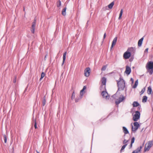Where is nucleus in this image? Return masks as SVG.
Wrapping results in <instances>:
<instances>
[{
  "mask_svg": "<svg viewBox=\"0 0 153 153\" xmlns=\"http://www.w3.org/2000/svg\"><path fill=\"white\" fill-rule=\"evenodd\" d=\"M75 101H76V102H77V101L76 100H75Z\"/></svg>",
  "mask_w": 153,
  "mask_h": 153,
  "instance_id": "obj_50",
  "label": "nucleus"
},
{
  "mask_svg": "<svg viewBox=\"0 0 153 153\" xmlns=\"http://www.w3.org/2000/svg\"><path fill=\"white\" fill-rule=\"evenodd\" d=\"M106 66L104 65L101 68L102 71H104L105 70L106 68Z\"/></svg>",
  "mask_w": 153,
  "mask_h": 153,
  "instance_id": "obj_33",
  "label": "nucleus"
},
{
  "mask_svg": "<svg viewBox=\"0 0 153 153\" xmlns=\"http://www.w3.org/2000/svg\"><path fill=\"white\" fill-rule=\"evenodd\" d=\"M128 140H125V139L124 140H123V143L124 144H126V143L128 142Z\"/></svg>",
  "mask_w": 153,
  "mask_h": 153,
  "instance_id": "obj_39",
  "label": "nucleus"
},
{
  "mask_svg": "<svg viewBox=\"0 0 153 153\" xmlns=\"http://www.w3.org/2000/svg\"><path fill=\"white\" fill-rule=\"evenodd\" d=\"M131 131L134 133H135L140 126V125L138 122H135L133 123V125L131 124Z\"/></svg>",
  "mask_w": 153,
  "mask_h": 153,
  "instance_id": "obj_5",
  "label": "nucleus"
},
{
  "mask_svg": "<svg viewBox=\"0 0 153 153\" xmlns=\"http://www.w3.org/2000/svg\"><path fill=\"white\" fill-rule=\"evenodd\" d=\"M100 90L102 92V91H105L106 90L105 88V85H102L100 87Z\"/></svg>",
  "mask_w": 153,
  "mask_h": 153,
  "instance_id": "obj_16",
  "label": "nucleus"
},
{
  "mask_svg": "<svg viewBox=\"0 0 153 153\" xmlns=\"http://www.w3.org/2000/svg\"><path fill=\"white\" fill-rule=\"evenodd\" d=\"M153 146V140L150 141L146 143L145 145L144 151H148Z\"/></svg>",
  "mask_w": 153,
  "mask_h": 153,
  "instance_id": "obj_4",
  "label": "nucleus"
},
{
  "mask_svg": "<svg viewBox=\"0 0 153 153\" xmlns=\"http://www.w3.org/2000/svg\"><path fill=\"white\" fill-rule=\"evenodd\" d=\"M140 112L138 111H136L134 114H133V120L134 121H137L140 119Z\"/></svg>",
  "mask_w": 153,
  "mask_h": 153,
  "instance_id": "obj_6",
  "label": "nucleus"
},
{
  "mask_svg": "<svg viewBox=\"0 0 153 153\" xmlns=\"http://www.w3.org/2000/svg\"><path fill=\"white\" fill-rule=\"evenodd\" d=\"M131 56L130 53L127 51L125 52L123 55V57L124 59H127L130 58Z\"/></svg>",
  "mask_w": 153,
  "mask_h": 153,
  "instance_id": "obj_9",
  "label": "nucleus"
},
{
  "mask_svg": "<svg viewBox=\"0 0 153 153\" xmlns=\"http://www.w3.org/2000/svg\"><path fill=\"white\" fill-rule=\"evenodd\" d=\"M127 145V144H125L123 146L120 150L121 152L123 150L125 149V148Z\"/></svg>",
  "mask_w": 153,
  "mask_h": 153,
  "instance_id": "obj_31",
  "label": "nucleus"
},
{
  "mask_svg": "<svg viewBox=\"0 0 153 153\" xmlns=\"http://www.w3.org/2000/svg\"><path fill=\"white\" fill-rule=\"evenodd\" d=\"M127 51L131 54L134 53L135 50L133 48L131 47L128 48Z\"/></svg>",
  "mask_w": 153,
  "mask_h": 153,
  "instance_id": "obj_12",
  "label": "nucleus"
},
{
  "mask_svg": "<svg viewBox=\"0 0 153 153\" xmlns=\"http://www.w3.org/2000/svg\"><path fill=\"white\" fill-rule=\"evenodd\" d=\"M114 1H113L111 2L110 4L108 5V7L109 9H111L112 8L114 5Z\"/></svg>",
  "mask_w": 153,
  "mask_h": 153,
  "instance_id": "obj_20",
  "label": "nucleus"
},
{
  "mask_svg": "<svg viewBox=\"0 0 153 153\" xmlns=\"http://www.w3.org/2000/svg\"><path fill=\"white\" fill-rule=\"evenodd\" d=\"M25 7H23V11H25Z\"/></svg>",
  "mask_w": 153,
  "mask_h": 153,
  "instance_id": "obj_46",
  "label": "nucleus"
},
{
  "mask_svg": "<svg viewBox=\"0 0 153 153\" xmlns=\"http://www.w3.org/2000/svg\"><path fill=\"white\" fill-rule=\"evenodd\" d=\"M117 41V39H114L113 41H112L111 48H112L113 46L115 45Z\"/></svg>",
  "mask_w": 153,
  "mask_h": 153,
  "instance_id": "obj_18",
  "label": "nucleus"
},
{
  "mask_svg": "<svg viewBox=\"0 0 153 153\" xmlns=\"http://www.w3.org/2000/svg\"><path fill=\"white\" fill-rule=\"evenodd\" d=\"M16 78H15V79L13 80V82L14 83H16Z\"/></svg>",
  "mask_w": 153,
  "mask_h": 153,
  "instance_id": "obj_45",
  "label": "nucleus"
},
{
  "mask_svg": "<svg viewBox=\"0 0 153 153\" xmlns=\"http://www.w3.org/2000/svg\"><path fill=\"white\" fill-rule=\"evenodd\" d=\"M152 110H153V108H152Z\"/></svg>",
  "mask_w": 153,
  "mask_h": 153,
  "instance_id": "obj_51",
  "label": "nucleus"
},
{
  "mask_svg": "<svg viewBox=\"0 0 153 153\" xmlns=\"http://www.w3.org/2000/svg\"><path fill=\"white\" fill-rule=\"evenodd\" d=\"M145 88H143V89H142L141 91L140 92V93H141V95L143 93H144V92H145Z\"/></svg>",
  "mask_w": 153,
  "mask_h": 153,
  "instance_id": "obj_36",
  "label": "nucleus"
},
{
  "mask_svg": "<svg viewBox=\"0 0 153 153\" xmlns=\"http://www.w3.org/2000/svg\"><path fill=\"white\" fill-rule=\"evenodd\" d=\"M131 80L132 81V83H133L134 82V79L132 78L131 79Z\"/></svg>",
  "mask_w": 153,
  "mask_h": 153,
  "instance_id": "obj_43",
  "label": "nucleus"
},
{
  "mask_svg": "<svg viewBox=\"0 0 153 153\" xmlns=\"http://www.w3.org/2000/svg\"><path fill=\"white\" fill-rule=\"evenodd\" d=\"M131 68L130 67L128 66H126L125 73L128 75L131 73Z\"/></svg>",
  "mask_w": 153,
  "mask_h": 153,
  "instance_id": "obj_11",
  "label": "nucleus"
},
{
  "mask_svg": "<svg viewBox=\"0 0 153 153\" xmlns=\"http://www.w3.org/2000/svg\"><path fill=\"white\" fill-rule=\"evenodd\" d=\"M66 53H67L66 52H65L63 54V62H62V65L64 64V63L65 62V60L66 56Z\"/></svg>",
  "mask_w": 153,
  "mask_h": 153,
  "instance_id": "obj_19",
  "label": "nucleus"
},
{
  "mask_svg": "<svg viewBox=\"0 0 153 153\" xmlns=\"http://www.w3.org/2000/svg\"><path fill=\"white\" fill-rule=\"evenodd\" d=\"M148 48H147L146 49L145 51V53H148Z\"/></svg>",
  "mask_w": 153,
  "mask_h": 153,
  "instance_id": "obj_41",
  "label": "nucleus"
},
{
  "mask_svg": "<svg viewBox=\"0 0 153 153\" xmlns=\"http://www.w3.org/2000/svg\"><path fill=\"white\" fill-rule=\"evenodd\" d=\"M4 143H6L7 142V137L6 135H4Z\"/></svg>",
  "mask_w": 153,
  "mask_h": 153,
  "instance_id": "obj_34",
  "label": "nucleus"
},
{
  "mask_svg": "<svg viewBox=\"0 0 153 153\" xmlns=\"http://www.w3.org/2000/svg\"><path fill=\"white\" fill-rule=\"evenodd\" d=\"M138 84V80H137L135 82L134 85L132 87L134 88H136Z\"/></svg>",
  "mask_w": 153,
  "mask_h": 153,
  "instance_id": "obj_25",
  "label": "nucleus"
},
{
  "mask_svg": "<svg viewBox=\"0 0 153 153\" xmlns=\"http://www.w3.org/2000/svg\"><path fill=\"white\" fill-rule=\"evenodd\" d=\"M36 18H35L34 19V21H33V22L32 23H34L36 24Z\"/></svg>",
  "mask_w": 153,
  "mask_h": 153,
  "instance_id": "obj_40",
  "label": "nucleus"
},
{
  "mask_svg": "<svg viewBox=\"0 0 153 153\" xmlns=\"http://www.w3.org/2000/svg\"><path fill=\"white\" fill-rule=\"evenodd\" d=\"M132 105L133 107H135L139 106V104L138 102L135 101L133 102Z\"/></svg>",
  "mask_w": 153,
  "mask_h": 153,
  "instance_id": "obj_24",
  "label": "nucleus"
},
{
  "mask_svg": "<svg viewBox=\"0 0 153 153\" xmlns=\"http://www.w3.org/2000/svg\"><path fill=\"white\" fill-rule=\"evenodd\" d=\"M61 5V2L60 0L58 1L57 2V7H60Z\"/></svg>",
  "mask_w": 153,
  "mask_h": 153,
  "instance_id": "obj_26",
  "label": "nucleus"
},
{
  "mask_svg": "<svg viewBox=\"0 0 153 153\" xmlns=\"http://www.w3.org/2000/svg\"><path fill=\"white\" fill-rule=\"evenodd\" d=\"M36 24L34 23H32V28L31 30V32L33 33H34L35 28L36 27Z\"/></svg>",
  "mask_w": 153,
  "mask_h": 153,
  "instance_id": "obj_13",
  "label": "nucleus"
},
{
  "mask_svg": "<svg viewBox=\"0 0 153 153\" xmlns=\"http://www.w3.org/2000/svg\"><path fill=\"white\" fill-rule=\"evenodd\" d=\"M101 95L103 98L106 99H108L109 98V96H108L107 92L105 91H102L101 93Z\"/></svg>",
  "mask_w": 153,
  "mask_h": 153,
  "instance_id": "obj_7",
  "label": "nucleus"
},
{
  "mask_svg": "<svg viewBox=\"0 0 153 153\" xmlns=\"http://www.w3.org/2000/svg\"><path fill=\"white\" fill-rule=\"evenodd\" d=\"M105 37H106V33H105L104 35L103 38H105Z\"/></svg>",
  "mask_w": 153,
  "mask_h": 153,
  "instance_id": "obj_44",
  "label": "nucleus"
},
{
  "mask_svg": "<svg viewBox=\"0 0 153 153\" xmlns=\"http://www.w3.org/2000/svg\"><path fill=\"white\" fill-rule=\"evenodd\" d=\"M143 145L144 143H143L142 146H140L137 148V149L134 151L132 153H141V150L143 147Z\"/></svg>",
  "mask_w": 153,
  "mask_h": 153,
  "instance_id": "obj_8",
  "label": "nucleus"
},
{
  "mask_svg": "<svg viewBox=\"0 0 153 153\" xmlns=\"http://www.w3.org/2000/svg\"><path fill=\"white\" fill-rule=\"evenodd\" d=\"M86 89V87L85 86H84L83 89L80 91V94L81 96V98L82 97V96L84 94V91Z\"/></svg>",
  "mask_w": 153,
  "mask_h": 153,
  "instance_id": "obj_15",
  "label": "nucleus"
},
{
  "mask_svg": "<svg viewBox=\"0 0 153 153\" xmlns=\"http://www.w3.org/2000/svg\"><path fill=\"white\" fill-rule=\"evenodd\" d=\"M118 91L123 90L125 87V82L123 79H120L118 82ZM118 92V91H117Z\"/></svg>",
  "mask_w": 153,
  "mask_h": 153,
  "instance_id": "obj_3",
  "label": "nucleus"
},
{
  "mask_svg": "<svg viewBox=\"0 0 153 153\" xmlns=\"http://www.w3.org/2000/svg\"><path fill=\"white\" fill-rule=\"evenodd\" d=\"M114 38L115 39H116V38H117V37H115Z\"/></svg>",
  "mask_w": 153,
  "mask_h": 153,
  "instance_id": "obj_49",
  "label": "nucleus"
},
{
  "mask_svg": "<svg viewBox=\"0 0 153 153\" xmlns=\"http://www.w3.org/2000/svg\"><path fill=\"white\" fill-rule=\"evenodd\" d=\"M46 56H47V55H46L45 56V58L46 57Z\"/></svg>",
  "mask_w": 153,
  "mask_h": 153,
  "instance_id": "obj_48",
  "label": "nucleus"
},
{
  "mask_svg": "<svg viewBox=\"0 0 153 153\" xmlns=\"http://www.w3.org/2000/svg\"><path fill=\"white\" fill-rule=\"evenodd\" d=\"M147 99V97L146 96H144L142 100V102H146Z\"/></svg>",
  "mask_w": 153,
  "mask_h": 153,
  "instance_id": "obj_28",
  "label": "nucleus"
},
{
  "mask_svg": "<svg viewBox=\"0 0 153 153\" xmlns=\"http://www.w3.org/2000/svg\"><path fill=\"white\" fill-rule=\"evenodd\" d=\"M108 6H105V7H104L102 9L103 10H108Z\"/></svg>",
  "mask_w": 153,
  "mask_h": 153,
  "instance_id": "obj_35",
  "label": "nucleus"
},
{
  "mask_svg": "<svg viewBox=\"0 0 153 153\" xmlns=\"http://www.w3.org/2000/svg\"><path fill=\"white\" fill-rule=\"evenodd\" d=\"M144 37H145V36H143L141 38H142V39L144 38Z\"/></svg>",
  "mask_w": 153,
  "mask_h": 153,
  "instance_id": "obj_47",
  "label": "nucleus"
},
{
  "mask_svg": "<svg viewBox=\"0 0 153 153\" xmlns=\"http://www.w3.org/2000/svg\"><path fill=\"white\" fill-rule=\"evenodd\" d=\"M101 81L102 82V85H105L106 81V79L105 77H102L101 80Z\"/></svg>",
  "mask_w": 153,
  "mask_h": 153,
  "instance_id": "obj_14",
  "label": "nucleus"
},
{
  "mask_svg": "<svg viewBox=\"0 0 153 153\" xmlns=\"http://www.w3.org/2000/svg\"><path fill=\"white\" fill-rule=\"evenodd\" d=\"M143 39H140L139 40L138 43V45L140 47L141 46Z\"/></svg>",
  "mask_w": 153,
  "mask_h": 153,
  "instance_id": "obj_23",
  "label": "nucleus"
},
{
  "mask_svg": "<svg viewBox=\"0 0 153 153\" xmlns=\"http://www.w3.org/2000/svg\"><path fill=\"white\" fill-rule=\"evenodd\" d=\"M112 97L116 99L115 103L117 105L119 104L125 99V97L123 95H118V91L112 96Z\"/></svg>",
  "mask_w": 153,
  "mask_h": 153,
  "instance_id": "obj_1",
  "label": "nucleus"
},
{
  "mask_svg": "<svg viewBox=\"0 0 153 153\" xmlns=\"http://www.w3.org/2000/svg\"><path fill=\"white\" fill-rule=\"evenodd\" d=\"M66 8H67L66 7H65L63 9L62 11V14L64 16H65L66 14Z\"/></svg>",
  "mask_w": 153,
  "mask_h": 153,
  "instance_id": "obj_21",
  "label": "nucleus"
},
{
  "mask_svg": "<svg viewBox=\"0 0 153 153\" xmlns=\"http://www.w3.org/2000/svg\"><path fill=\"white\" fill-rule=\"evenodd\" d=\"M84 74L85 76H88L90 75V69L89 68H86L84 71Z\"/></svg>",
  "mask_w": 153,
  "mask_h": 153,
  "instance_id": "obj_10",
  "label": "nucleus"
},
{
  "mask_svg": "<svg viewBox=\"0 0 153 153\" xmlns=\"http://www.w3.org/2000/svg\"><path fill=\"white\" fill-rule=\"evenodd\" d=\"M147 92L149 94H152V89L151 87L149 86L148 88Z\"/></svg>",
  "mask_w": 153,
  "mask_h": 153,
  "instance_id": "obj_22",
  "label": "nucleus"
},
{
  "mask_svg": "<svg viewBox=\"0 0 153 153\" xmlns=\"http://www.w3.org/2000/svg\"><path fill=\"white\" fill-rule=\"evenodd\" d=\"M146 68L149 74H152L153 73V62H148L146 65Z\"/></svg>",
  "mask_w": 153,
  "mask_h": 153,
  "instance_id": "obj_2",
  "label": "nucleus"
},
{
  "mask_svg": "<svg viewBox=\"0 0 153 153\" xmlns=\"http://www.w3.org/2000/svg\"><path fill=\"white\" fill-rule=\"evenodd\" d=\"M75 98V93L74 91L72 93V95L71 96V99L72 100L74 99Z\"/></svg>",
  "mask_w": 153,
  "mask_h": 153,
  "instance_id": "obj_32",
  "label": "nucleus"
},
{
  "mask_svg": "<svg viewBox=\"0 0 153 153\" xmlns=\"http://www.w3.org/2000/svg\"><path fill=\"white\" fill-rule=\"evenodd\" d=\"M46 103V100L44 99L42 101V105L43 106H44L45 104Z\"/></svg>",
  "mask_w": 153,
  "mask_h": 153,
  "instance_id": "obj_37",
  "label": "nucleus"
},
{
  "mask_svg": "<svg viewBox=\"0 0 153 153\" xmlns=\"http://www.w3.org/2000/svg\"><path fill=\"white\" fill-rule=\"evenodd\" d=\"M123 132L125 134H127L129 133V132L127 129V128L125 127H123Z\"/></svg>",
  "mask_w": 153,
  "mask_h": 153,
  "instance_id": "obj_17",
  "label": "nucleus"
},
{
  "mask_svg": "<svg viewBox=\"0 0 153 153\" xmlns=\"http://www.w3.org/2000/svg\"><path fill=\"white\" fill-rule=\"evenodd\" d=\"M45 74L43 72H42L41 74V78L40 79V80H41L43 78H44V77L45 76Z\"/></svg>",
  "mask_w": 153,
  "mask_h": 153,
  "instance_id": "obj_29",
  "label": "nucleus"
},
{
  "mask_svg": "<svg viewBox=\"0 0 153 153\" xmlns=\"http://www.w3.org/2000/svg\"><path fill=\"white\" fill-rule=\"evenodd\" d=\"M134 137H132L131 140V143H133L134 142Z\"/></svg>",
  "mask_w": 153,
  "mask_h": 153,
  "instance_id": "obj_38",
  "label": "nucleus"
},
{
  "mask_svg": "<svg viewBox=\"0 0 153 153\" xmlns=\"http://www.w3.org/2000/svg\"><path fill=\"white\" fill-rule=\"evenodd\" d=\"M123 10L122 9L121 10L120 12V15H119V17L118 18V19H120V18H121V17L122 16V14H123Z\"/></svg>",
  "mask_w": 153,
  "mask_h": 153,
  "instance_id": "obj_27",
  "label": "nucleus"
},
{
  "mask_svg": "<svg viewBox=\"0 0 153 153\" xmlns=\"http://www.w3.org/2000/svg\"><path fill=\"white\" fill-rule=\"evenodd\" d=\"M33 122L34 123V127L35 129H36L37 128V126L36 125V119H34L33 118Z\"/></svg>",
  "mask_w": 153,
  "mask_h": 153,
  "instance_id": "obj_30",
  "label": "nucleus"
},
{
  "mask_svg": "<svg viewBox=\"0 0 153 153\" xmlns=\"http://www.w3.org/2000/svg\"><path fill=\"white\" fill-rule=\"evenodd\" d=\"M132 144L133 143H131L130 145L129 146V149H131L132 148Z\"/></svg>",
  "mask_w": 153,
  "mask_h": 153,
  "instance_id": "obj_42",
  "label": "nucleus"
}]
</instances>
